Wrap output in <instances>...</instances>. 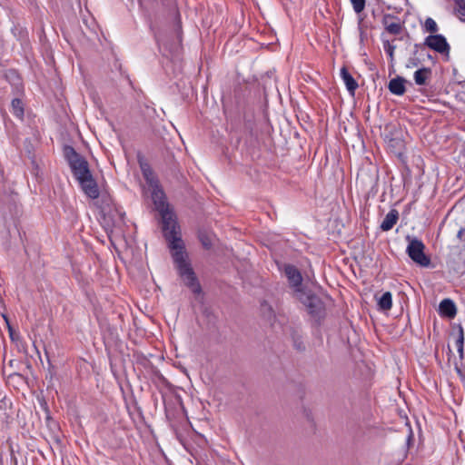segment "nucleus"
<instances>
[{
    "instance_id": "obj_1",
    "label": "nucleus",
    "mask_w": 465,
    "mask_h": 465,
    "mask_svg": "<svg viewBox=\"0 0 465 465\" xmlns=\"http://www.w3.org/2000/svg\"><path fill=\"white\" fill-rule=\"evenodd\" d=\"M153 202L156 210L160 213L163 221V231L176 269L185 285L193 292L199 293L201 287L188 260V254L184 250V243L181 237L180 228L175 221L173 213L169 209L165 201V195L162 188L157 185L150 189Z\"/></svg>"
},
{
    "instance_id": "obj_2",
    "label": "nucleus",
    "mask_w": 465,
    "mask_h": 465,
    "mask_svg": "<svg viewBox=\"0 0 465 465\" xmlns=\"http://www.w3.org/2000/svg\"><path fill=\"white\" fill-rule=\"evenodd\" d=\"M94 209L97 212L98 221L107 232L109 237L111 239L123 238L126 226L124 212L116 207L113 200H110L109 204H101V206H96Z\"/></svg>"
},
{
    "instance_id": "obj_3",
    "label": "nucleus",
    "mask_w": 465,
    "mask_h": 465,
    "mask_svg": "<svg viewBox=\"0 0 465 465\" xmlns=\"http://www.w3.org/2000/svg\"><path fill=\"white\" fill-rule=\"evenodd\" d=\"M64 155L81 189L87 194V161L70 145L64 147Z\"/></svg>"
},
{
    "instance_id": "obj_4",
    "label": "nucleus",
    "mask_w": 465,
    "mask_h": 465,
    "mask_svg": "<svg viewBox=\"0 0 465 465\" xmlns=\"http://www.w3.org/2000/svg\"><path fill=\"white\" fill-rule=\"evenodd\" d=\"M89 198L93 200L94 208L101 204H109L112 200L108 185L100 171H89Z\"/></svg>"
},
{
    "instance_id": "obj_5",
    "label": "nucleus",
    "mask_w": 465,
    "mask_h": 465,
    "mask_svg": "<svg viewBox=\"0 0 465 465\" xmlns=\"http://www.w3.org/2000/svg\"><path fill=\"white\" fill-rule=\"evenodd\" d=\"M409 244L407 246V253L409 257L417 264L422 267H428L430 263V258L424 253L425 245L424 243L417 239L407 237Z\"/></svg>"
},
{
    "instance_id": "obj_6",
    "label": "nucleus",
    "mask_w": 465,
    "mask_h": 465,
    "mask_svg": "<svg viewBox=\"0 0 465 465\" xmlns=\"http://www.w3.org/2000/svg\"><path fill=\"white\" fill-rule=\"evenodd\" d=\"M283 272L288 279L290 286L293 289V292L297 291V289L302 288V277L300 271L295 266L292 264H285L283 266Z\"/></svg>"
},
{
    "instance_id": "obj_7",
    "label": "nucleus",
    "mask_w": 465,
    "mask_h": 465,
    "mask_svg": "<svg viewBox=\"0 0 465 465\" xmlns=\"http://www.w3.org/2000/svg\"><path fill=\"white\" fill-rule=\"evenodd\" d=\"M425 45L441 54L448 52L450 48L446 38L441 35H433L428 36L425 39Z\"/></svg>"
},
{
    "instance_id": "obj_8",
    "label": "nucleus",
    "mask_w": 465,
    "mask_h": 465,
    "mask_svg": "<svg viewBox=\"0 0 465 465\" xmlns=\"http://www.w3.org/2000/svg\"><path fill=\"white\" fill-rule=\"evenodd\" d=\"M382 25L389 34L394 35H400L403 29L400 19L391 15H386L383 16Z\"/></svg>"
},
{
    "instance_id": "obj_9",
    "label": "nucleus",
    "mask_w": 465,
    "mask_h": 465,
    "mask_svg": "<svg viewBox=\"0 0 465 465\" xmlns=\"http://www.w3.org/2000/svg\"><path fill=\"white\" fill-rule=\"evenodd\" d=\"M139 164L149 189L159 185V182L151 166L142 158H139Z\"/></svg>"
},
{
    "instance_id": "obj_10",
    "label": "nucleus",
    "mask_w": 465,
    "mask_h": 465,
    "mask_svg": "<svg viewBox=\"0 0 465 465\" xmlns=\"http://www.w3.org/2000/svg\"><path fill=\"white\" fill-rule=\"evenodd\" d=\"M440 313L450 319L456 316L457 309L455 303L450 299H444L440 303Z\"/></svg>"
},
{
    "instance_id": "obj_11",
    "label": "nucleus",
    "mask_w": 465,
    "mask_h": 465,
    "mask_svg": "<svg viewBox=\"0 0 465 465\" xmlns=\"http://www.w3.org/2000/svg\"><path fill=\"white\" fill-rule=\"evenodd\" d=\"M341 76L343 80L344 84L346 85V88L348 92L354 95L356 89L358 88V84L355 81V79L351 76V74L348 72L346 67H342L341 69Z\"/></svg>"
},
{
    "instance_id": "obj_12",
    "label": "nucleus",
    "mask_w": 465,
    "mask_h": 465,
    "mask_svg": "<svg viewBox=\"0 0 465 465\" xmlns=\"http://www.w3.org/2000/svg\"><path fill=\"white\" fill-rule=\"evenodd\" d=\"M399 218L398 211L395 209L391 210L383 219L381 229L384 232L390 231L395 225Z\"/></svg>"
},
{
    "instance_id": "obj_13",
    "label": "nucleus",
    "mask_w": 465,
    "mask_h": 465,
    "mask_svg": "<svg viewBox=\"0 0 465 465\" xmlns=\"http://www.w3.org/2000/svg\"><path fill=\"white\" fill-rule=\"evenodd\" d=\"M405 80L402 77L391 79L389 83V90L396 95H402L405 93Z\"/></svg>"
},
{
    "instance_id": "obj_14",
    "label": "nucleus",
    "mask_w": 465,
    "mask_h": 465,
    "mask_svg": "<svg viewBox=\"0 0 465 465\" xmlns=\"http://www.w3.org/2000/svg\"><path fill=\"white\" fill-rule=\"evenodd\" d=\"M431 74V70L430 68L423 67L421 69L417 70L414 73V81L418 85H424L427 84V80L430 78Z\"/></svg>"
},
{
    "instance_id": "obj_15",
    "label": "nucleus",
    "mask_w": 465,
    "mask_h": 465,
    "mask_svg": "<svg viewBox=\"0 0 465 465\" xmlns=\"http://www.w3.org/2000/svg\"><path fill=\"white\" fill-rule=\"evenodd\" d=\"M312 294L313 293H312L310 291H306L303 288L297 289V291L293 292L294 297L299 300L306 308Z\"/></svg>"
},
{
    "instance_id": "obj_16",
    "label": "nucleus",
    "mask_w": 465,
    "mask_h": 465,
    "mask_svg": "<svg viewBox=\"0 0 465 465\" xmlns=\"http://www.w3.org/2000/svg\"><path fill=\"white\" fill-rule=\"evenodd\" d=\"M312 294L313 293H312L310 291H306L303 288L297 289V291L293 292L294 297L299 300L306 308Z\"/></svg>"
},
{
    "instance_id": "obj_17",
    "label": "nucleus",
    "mask_w": 465,
    "mask_h": 465,
    "mask_svg": "<svg viewBox=\"0 0 465 465\" xmlns=\"http://www.w3.org/2000/svg\"><path fill=\"white\" fill-rule=\"evenodd\" d=\"M312 294L313 293H312L310 291H306L303 288L297 289V291L293 292L294 297L299 300L306 308Z\"/></svg>"
},
{
    "instance_id": "obj_18",
    "label": "nucleus",
    "mask_w": 465,
    "mask_h": 465,
    "mask_svg": "<svg viewBox=\"0 0 465 465\" xmlns=\"http://www.w3.org/2000/svg\"><path fill=\"white\" fill-rule=\"evenodd\" d=\"M379 308L382 311H388L392 306V298L390 292H384L378 301Z\"/></svg>"
},
{
    "instance_id": "obj_19",
    "label": "nucleus",
    "mask_w": 465,
    "mask_h": 465,
    "mask_svg": "<svg viewBox=\"0 0 465 465\" xmlns=\"http://www.w3.org/2000/svg\"><path fill=\"white\" fill-rule=\"evenodd\" d=\"M12 113L15 116L19 119H23L24 117V104L20 99H13L11 103Z\"/></svg>"
},
{
    "instance_id": "obj_20",
    "label": "nucleus",
    "mask_w": 465,
    "mask_h": 465,
    "mask_svg": "<svg viewBox=\"0 0 465 465\" xmlns=\"http://www.w3.org/2000/svg\"><path fill=\"white\" fill-rule=\"evenodd\" d=\"M322 308V302L319 297L312 294V296L310 299V302L307 305V309L310 313H315L318 311H320Z\"/></svg>"
},
{
    "instance_id": "obj_21",
    "label": "nucleus",
    "mask_w": 465,
    "mask_h": 465,
    "mask_svg": "<svg viewBox=\"0 0 465 465\" xmlns=\"http://www.w3.org/2000/svg\"><path fill=\"white\" fill-rule=\"evenodd\" d=\"M456 346H457V350L460 354V357L462 358L463 357V346H464V333H463V329L461 327H460L459 336L456 341Z\"/></svg>"
},
{
    "instance_id": "obj_22",
    "label": "nucleus",
    "mask_w": 465,
    "mask_h": 465,
    "mask_svg": "<svg viewBox=\"0 0 465 465\" xmlns=\"http://www.w3.org/2000/svg\"><path fill=\"white\" fill-rule=\"evenodd\" d=\"M455 3V14L460 16H465V0H454Z\"/></svg>"
},
{
    "instance_id": "obj_23",
    "label": "nucleus",
    "mask_w": 465,
    "mask_h": 465,
    "mask_svg": "<svg viewBox=\"0 0 465 465\" xmlns=\"http://www.w3.org/2000/svg\"><path fill=\"white\" fill-rule=\"evenodd\" d=\"M199 238H200V241H201L203 246L205 249H210L212 247V245H213V238H212V236H210L207 233H201Z\"/></svg>"
},
{
    "instance_id": "obj_24",
    "label": "nucleus",
    "mask_w": 465,
    "mask_h": 465,
    "mask_svg": "<svg viewBox=\"0 0 465 465\" xmlns=\"http://www.w3.org/2000/svg\"><path fill=\"white\" fill-rule=\"evenodd\" d=\"M424 26H425L426 31H428L430 33H436L438 31V26H437L436 22L430 17L426 19Z\"/></svg>"
},
{
    "instance_id": "obj_25",
    "label": "nucleus",
    "mask_w": 465,
    "mask_h": 465,
    "mask_svg": "<svg viewBox=\"0 0 465 465\" xmlns=\"http://www.w3.org/2000/svg\"><path fill=\"white\" fill-rule=\"evenodd\" d=\"M383 47L385 52L389 54L391 62H392L394 59V51L396 46L391 45L389 41H384Z\"/></svg>"
},
{
    "instance_id": "obj_26",
    "label": "nucleus",
    "mask_w": 465,
    "mask_h": 465,
    "mask_svg": "<svg viewBox=\"0 0 465 465\" xmlns=\"http://www.w3.org/2000/svg\"><path fill=\"white\" fill-rule=\"evenodd\" d=\"M355 13L360 14L364 10L365 0H350Z\"/></svg>"
},
{
    "instance_id": "obj_27",
    "label": "nucleus",
    "mask_w": 465,
    "mask_h": 465,
    "mask_svg": "<svg viewBox=\"0 0 465 465\" xmlns=\"http://www.w3.org/2000/svg\"><path fill=\"white\" fill-rule=\"evenodd\" d=\"M418 65V61L416 59H410L406 64L408 68L415 67Z\"/></svg>"
},
{
    "instance_id": "obj_28",
    "label": "nucleus",
    "mask_w": 465,
    "mask_h": 465,
    "mask_svg": "<svg viewBox=\"0 0 465 465\" xmlns=\"http://www.w3.org/2000/svg\"><path fill=\"white\" fill-rule=\"evenodd\" d=\"M0 465H4L3 455L0 453Z\"/></svg>"
},
{
    "instance_id": "obj_29",
    "label": "nucleus",
    "mask_w": 465,
    "mask_h": 465,
    "mask_svg": "<svg viewBox=\"0 0 465 465\" xmlns=\"http://www.w3.org/2000/svg\"><path fill=\"white\" fill-rule=\"evenodd\" d=\"M463 230H460L458 232V237L460 238L462 235Z\"/></svg>"
},
{
    "instance_id": "obj_30",
    "label": "nucleus",
    "mask_w": 465,
    "mask_h": 465,
    "mask_svg": "<svg viewBox=\"0 0 465 465\" xmlns=\"http://www.w3.org/2000/svg\"><path fill=\"white\" fill-rule=\"evenodd\" d=\"M411 438H412V434L411 433V434L409 435V437H408V441H410V440H411Z\"/></svg>"
}]
</instances>
